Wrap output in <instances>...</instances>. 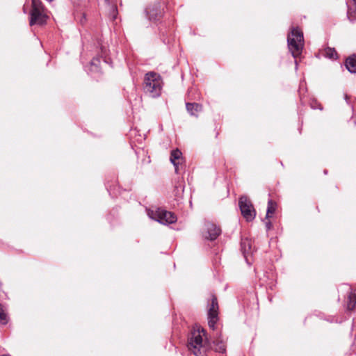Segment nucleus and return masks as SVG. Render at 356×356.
Returning <instances> with one entry per match:
<instances>
[{
  "label": "nucleus",
  "instance_id": "nucleus-1",
  "mask_svg": "<svg viewBox=\"0 0 356 356\" xmlns=\"http://www.w3.org/2000/svg\"><path fill=\"white\" fill-rule=\"evenodd\" d=\"M188 348L195 356H208L213 350L215 352L225 353L226 344L221 339L220 334L216 333L211 341L204 329L197 327L191 332L188 340Z\"/></svg>",
  "mask_w": 356,
  "mask_h": 356
},
{
  "label": "nucleus",
  "instance_id": "nucleus-2",
  "mask_svg": "<svg viewBox=\"0 0 356 356\" xmlns=\"http://www.w3.org/2000/svg\"><path fill=\"white\" fill-rule=\"evenodd\" d=\"M304 44L302 31L298 27H293L287 36V45L289 51L295 58L296 70L298 69L296 58L302 54Z\"/></svg>",
  "mask_w": 356,
  "mask_h": 356
},
{
  "label": "nucleus",
  "instance_id": "nucleus-3",
  "mask_svg": "<svg viewBox=\"0 0 356 356\" xmlns=\"http://www.w3.org/2000/svg\"><path fill=\"white\" fill-rule=\"evenodd\" d=\"M163 80L161 75L154 72H148L145 74L143 88L144 92L152 97L161 95Z\"/></svg>",
  "mask_w": 356,
  "mask_h": 356
},
{
  "label": "nucleus",
  "instance_id": "nucleus-4",
  "mask_svg": "<svg viewBox=\"0 0 356 356\" xmlns=\"http://www.w3.org/2000/svg\"><path fill=\"white\" fill-rule=\"evenodd\" d=\"M148 216L163 225H169L177 221V216L172 212L158 208L148 211Z\"/></svg>",
  "mask_w": 356,
  "mask_h": 356
},
{
  "label": "nucleus",
  "instance_id": "nucleus-5",
  "mask_svg": "<svg viewBox=\"0 0 356 356\" xmlns=\"http://www.w3.org/2000/svg\"><path fill=\"white\" fill-rule=\"evenodd\" d=\"M238 205L242 216L247 221H252L255 218L256 211L251 201L246 196L240 197Z\"/></svg>",
  "mask_w": 356,
  "mask_h": 356
},
{
  "label": "nucleus",
  "instance_id": "nucleus-6",
  "mask_svg": "<svg viewBox=\"0 0 356 356\" xmlns=\"http://www.w3.org/2000/svg\"><path fill=\"white\" fill-rule=\"evenodd\" d=\"M204 227L203 236L205 239L214 241L221 233L220 228L212 222H206Z\"/></svg>",
  "mask_w": 356,
  "mask_h": 356
},
{
  "label": "nucleus",
  "instance_id": "nucleus-7",
  "mask_svg": "<svg viewBox=\"0 0 356 356\" xmlns=\"http://www.w3.org/2000/svg\"><path fill=\"white\" fill-rule=\"evenodd\" d=\"M241 247L246 263L248 265H250L251 262L250 261V258L252 257L253 253L252 241L248 238H243L241 240Z\"/></svg>",
  "mask_w": 356,
  "mask_h": 356
},
{
  "label": "nucleus",
  "instance_id": "nucleus-8",
  "mask_svg": "<svg viewBox=\"0 0 356 356\" xmlns=\"http://www.w3.org/2000/svg\"><path fill=\"white\" fill-rule=\"evenodd\" d=\"M47 19V16L44 13V10H31L30 25H42L46 23Z\"/></svg>",
  "mask_w": 356,
  "mask_h": 356
},
{
  "label": "nucleus",
  "instance_id": "nucleus-9",
  "mask_svg": "<svg viewBox=\"0 0 356 356\" xmlns=\"http://www.w3.org/2000/svg\"><path fill=\"white\" fill-rule=\"evenodd\" d=\"M146 15L149 20H158L161 15V10L157 6L147 8L145 10Z\"/></svg>",
  "mask_w": 356,
  "mask_h": 356
},
{
  "label": "nucleus",
  "instance_id": "nucleus-10",
  "mask_svg": "<svg viewBox=\"0 0 356 356\" xmlns=\"http://www.w3.org/2000/svg\"><path fill=\"white\" fill-rule=\"evenodd\" d=\"M345 66L349 72L356 73V54H353L346 59Z\"/></svg>",
  "mask_w": 356,
  "mask_h": 356
},
{
  "label": "nucleus",
  "instance_id": "nucleus-11",
  "mask_svg": "<svg viewBox=\"0 0 356 356\" xmlns=\"http://www.w3.org/2000/svg\"><path fill=\"white\" fill-rule=\"evenodd\" d=\"M346 286L348 288V293L347 309L351 311L354 309L356 305V291H352L348 286Z\"/></svg>",
  "mask_w": 356,
  "mask_h": 356
},
{
  "label": "nucleus",
  "instance_id": "nucleus-12",
  "mask_svg": "<svg viewBox=\"0 0 356 356\" xmlns=\"http://www.w3.org/2000/svg\"><path fill=\"white\" fill-rule=\"evenodd\" d=\"M186 107L190 115L195 117L197 116V113H200L202 108V105L197 103H186Z\"/></svg>",
  "mask_w": 356,
  "mask_h": 356
},
{
  "label": "nucleus",
  "instance_id": "nucleus-13",
  "mask_svg": "<svg viewBox=\"0 0 356 356\" xmlns=\"http://www.w3.org/2000/svg\"><path fill=\"white\" fill-rule=\"evenodd\" d=\"M218 315V304L217 298L212 296L211 302L209 306L208 316Z\"/></svg>",
  "mask_w": 356,
  "mask_h": 356
},
{
  "label": "nucleus",
  "instance_id": "nucleus-14",
  "mask_svg": "<svg viewBox=\"0 0 356 356\" xmlns=\"http://www.w3.org/2000/svg\"><path fill=\"white\" fill-rule=\"evenodd\" d=\"M100 63V60L99 57L94 58L90 63L89 68L87 69V72L88 73H99L100 72V67L99 66Z\"/></svg>",
  "mask_w": 356,
  "mask_h": 356
},
{
  "label": "nucleus",
  "instance_id": "nucleus-15",
  "mask_svg": "<svg viewBox=\"0 0 356 356\" xmlns=\"http://www.w3.org/2000/svg\"><path fill=\"white\" fill-rule=\"evenodd\" d=\"M181 152L179 149H175L172 150L170 154V160L171 163L173 164L175 168V172H178V163L176 161L177 160H179L181 156Z\"/></svg>",
  "mask_w": 356,
  "mask_h": 356
},
{
  "label": "nucleus",
  "instance_id": "nucleus-16",
  "mask_svg": "<svg viewBox=\"0 0 356 356\" xmlns=\"http://www.w3.org/2000/svg\"><path fill=\"white\" fill-rule=\"evenodd\" d=\"M322 54L330 59L337 60L338 58V54L334 48L327 47L323 50Z\"/></svg>",
  "mask_w": 356,
  "mask_h": 356
},
{
  "label": "nucleus",
  "instance_id": "nucleus-17",
  "mask_svg": "<svg viewBox=\"0 0 356 356\" xmlns=\"http://www.w3.org/2000/svg\"><path fill=\"white\" fill-rule=\"evenodd\" d=\"M275 211V205L273 203V200H269L268 202V208L266 211V218H268L270 216L271 214H273Z\"/></svg>",
  "mask_w": 356,
  "mask_h": 356
},
{
  "label": "nucleus",
  "instance_id": "nucleus-18",
  "mask_svg": "<svg viewBox=\"0 0 356 356\" xmlns=\"http://www.w3.org/2000/svg\"><path fill=\"white\" fill-rule=\"evenodd\" d=\"M347 15L348 18L351 22L356 19V4H355L354 8H348Z\"/></svg>",
  "mask_w": 356,
  "mask_h": 356
},
{
  "label": "nucleus",
  "instance_id": "nucleus-19",
  "mask_svg": "<svg viewBox=\"0 0 356 356\" xmlns=\"http://www.w3.org/2000/svg\"><path fill=\"white\" fill-rule=\"evenodd\" d=\"M31 10H44V7L40 0H32Z\"/></svg>",
  "mask_w": 356,
  "mask_h": 356
},
{
  "label": "nucleus",
  "instance_id": "nucleus-20",
  "mask_svg": "<svg viewBox=\"0 0 356 356\" xmlns=\"http://www.w3.org/2000/svg\"><path fill=\"white\" fill-rule=\"evenodd\" d=\"M218 321V316H208V325L211 329L215 330V325Z\"/></svg>",
  "mask_w": 356,
  "mask_h": 356
},
{
  "label": "nucleus",
  "instance_id": "nucleus-21",
  "mask_svg": "<svg viewBox=\"0 0 356 356\" xmlns=\"http://www.w3.org/2000/svg\"><path fill=\"white\" fill-rule=\"evenodd\" d=\"M8 323L6 314L4 312L2 305L0 304V323L6 325Z\"/></svg>",
  "mask_w": 356,
  "mask_h": 356
},
{
  "label": "nucleus",
  "instance_id": "nucleus-22",
  "mask_svg": "<svg viewBox=\"0 0 356 356\" xmlns=\"http://www.w3.org/2000/svg\"><path fill=\"white\" fill-rule=\"evenodd\" d=\"M118 15L117 8L115 6L112 7V10L111 11L110 16L113 20L115 19Z\"/></svg>",
  "mask_w": 356,
  "mask_h": 356
},
{
  "label": "nucleus",
  "instance_id": "nucleus-23",
  "mask_svg": "<svg viewBox=\"0 0 356 356\" xmlns=\"http://www.w3.org/2000/svg\"><path fill=\"white\" fill-rule=\"evenodd\" d=\"M311 107L313 108V109H320V110H322V107L321 106V104H319L316 101H314L311 103Z\"/></svg>",
  "mask_w": 356,
  "mask_h": 356
},
{
  "label": "nucleus",
  "instance_id": "nucleus-24",
  "mask_svg": "<svg viewBox=\"0 0 356 356\" xmlns=\"http://www.w3.org/2000/svg\"><path fill=\"white\" fill-rule=\"evenodd\" d=\"M271 226H272V225H271L270 222H266V227L267 230L270 229H271Z\"/></svg>",
  "mask_w": 356,
  "mask_h": 356
},
{
  "label": "nucleus",
  "instance_id": "nucleus-25",
  "mask_svg": "<svg viewBox=\"0 0 356 356\" xmlns=\"http://www.w3.org/2000/svg\"><path fill=\"white\" fill-rule=\"evenodd\" d=\"M101 51H102V56H103L106 54V49L104 47H101Z\"/></svg>",
  "mask_w": 356,
  "mask_h": 356
},
{
  "label": "nucleus",
  "instance_id": "nucleus-26",
  "mask_svg": "<svg viewBox=\"0 0 356 356\" xmlns=\"http://www.w3.org/2000/svg\"><path fill=\"white\" fill-rule=\"evenodd\" d=\"M179 189L181 192L184 191V187L181 185L179 186Z\"/></svg>",
  "mask_w": 356,
  "mask_h": 356
},
{
  "label": "nucleus",
  "instance_id": "nucleus-27",
  "mask_svg": "<svg viewBox=\"0 0 356 356\" xmlns=\"http://www.w3.org/2000/svg\"><path fill=\"white\" fill-rule=\"evenodd\" d=\"M105 2H106V3H109V0H105Z\"/></svg>",
  "mask_w": 356,
  "mask_h": 356
},
{
  "label": "nucleus",
  "instance_id": "nucleus-28",
  "mask_svg": "<svg viewBox=\"0 0 356 356\" xmlns=\"http://www.w3.org/2000/svg\"><path fill=\"white\" fill-rule=\"evenodd\" d=\"M175 188L179 191V187L178 186H175Z\"/></svg>",
  "mask_w": 356,
  "mask_h": 356
},
{
  "label": "nucleus",
  "instance_id": "nucleus-29",
  "mask_svg": "<svg viewBox=\"0 0 356 356\" xmlns=\"http://www.w3.org/2000/svg\"><path fill=\"white\" fill-rule=\"evenodd\" d=\"M353 1H354L355 4H356V0H353Z\"/></svg>",
  "mask_w": 356,
  "mask_h": 356
},
{
  "label": "nucleus",
  "instance_id": "nucleus-30",
  "mask_svg": "<svg viewBox=\"0 0 356 356\" xmlns=\"http://www.w3.org/2000/svg\"><path fill=\"white\" fill-rule=\"evenodd\" d=\"M47 1H49V2H51V1H52V0H47Z\"/></svg>",
  "mask_w": 356,
  "mask_h": 356
}]
</instances>
